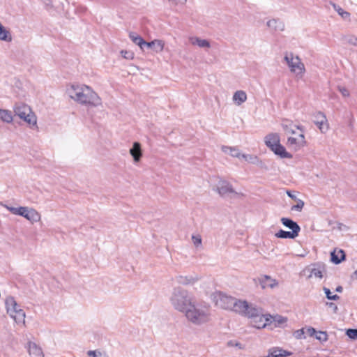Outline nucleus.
<instances>
[{"instance_id":"nucleus-47","label":"nucleus","mask_w":357,"mask_h":357,"mask_svg":"<svg viewBox=\"0 0 357 357\" xmlns=\"http://www.w3.org/2000/svg\"><path fill=\"white\" fill-rule=\"evenodd\" d=\"M175 5H185L188 0H168Z\"/></svg>"},{"instance_id":"nucleus-10","label":"nucleus","mask_w":357,"mask_h":357,"mask_svg":"<svg viewBox=\"0 0 357 357\" xmlns=\"http://www.w3.org/2000/svg\"><path fill=\"white\" fill-rule=\"evenodd\" d=\"M211 299L216 306L225 310H230L234 303L233 297L220 291L214 292L211 295Z\"/></svg>"},{"instance_id":"nucleus-17","label":"nucleus","mask_w":357,"mask_h":357,"mask_svg":"<svg viewBox=\"0 0 357 357\" xmlns=\"http://www.w3.org/2000/svg\"><path fill=\"white\" fill-rule=\"evenodd\" d=\"M129 153L132 156L134 163H139L141 161L143 155L140 143L137 142H134L132 147L129 150Z\"/></svg>"},{"instance_id":"nucleus-29","label":"nucleus","mask_w":357,"mask_h":357,"mask_svg":"<svg viewBox=\"0 0 357 357\" xmlns=\"http://www.w3.org/2000/svg\"><path fill=\"white\" fill-rule=\"evenodd\" d=\"M0 119L7 123H10L13 120L12 112L8 109H0Z\"/></svg>"},{"instance_id":"nucleus-37","label":"nucleus","mask_w":357,"mask_h":357,"mask_svg":"<svg viewBox=\"0 0 357 357\" xmlns=\"http://www.w3.org/2000/svg\"><path fill=\"white\" fill-rule=\"evenodd\" d=\"M323 290L328 300L337 301L339 299V296L337 294H333L329 289L324 287Z\"/></svg>"},{"instance_id":"nucleus-6","label":"nucleus","mask_w":357,"mask_h":357,"mask_svg":"<svg viewBox=\"0 0 357 357\" xmlns=\"http://www.w3.org/2000/svg\"><path fill=\"white\" fill-rule=\"evenodd\" d=\"M5 307L7 314L17 325H25L26 314L14 297L9 296L6 298Z\"/></svg>"},{"instance_id":"nucleus-7","label":"nucleus","mask_w":357,"mask_h":357,"mask_svg":"<svg viewBox=\"0 0 357 357\" xmlns=\"http://www.w3.org/2000/svg\"><path fill=\"white\" fill-rule=\"evenodd\" d=\"M1 205L10 211L12 214L23 217L31 224L40 221L41 215L34 208L28 206L13 207L1 203Z\"/></svg>"},{"instance_id":"nucleus-15","label":"nucleus","mask_w":357,"mask_h":357,"mask_svg":"<svg viewBox=\"0 0 357 357\" xmlns=\"http://www.w3.org/2000/svg\"><path fill=\"white\" fill-rule=\"evenodd\" d=\"M188 41L191 45L198 47L201 49H204V50H208L211 47L209 40L201 38L198 36H189Z\"/></svg>"},{"instance_id":"nucleus-33","label":"nucleus","mask_w":357,"mask_h":357,"mask_svg":"<svg viewBox=\"0 0 357 357\" xmlns=\"http://www.w3.org/2000/svg\"><path fill=\"white\" fill-rule=\"evenodd\" d=\"M191 240L193 245L197 249H200L202 247V238L200 234H193L191 236Z\"/></svg>"},{"instance_id":"nucleus-2","label":"nucleus","mask_w":357,"mask_h":357,"mask_svg":"<svg viewBox=\"0 0 357 357\" xmlns=\"http://www.w3.org/2000/svg\"><path fill=\"white\" fill-rule=\"evenodd\" d=\"M282 130L287 136L286 145L293 151H298L306 145L303 128L293 122L285 120L281 123Z\"/></svg>"},{"instance_id":"nucleus-27","label":"nucleus","mask_w":357,"mask_h":357,"mask_svg":"<svg viewBox=\"0 0 357 357\" xmlns=\"http://www.w3.org/2000/svg\"><path fill=\"white\" fill-rule=\"evenodd\" d=\"M310 274L308 275V278H318L319 280L323 278L324 268L320 266L312 267L309 269Z\"/></svg>"},{"instance_id":"nucleus-21","label":"nucleus","mask_w":357,"mask_h":357,"mask_svg":"<svg viewBox=\"0 0 357 357\" xmlns=\"http://www.w3.org/2000/svg\"><path fill=\"white\" fill-rule=\"evenodd\" d=\"M165 43L162 40L155 39L151 42H146V46L151 48L155 53H160L163 51Z\"/></svg>"},{"instance_id":"nucleus-25","label":"nucleus","mask_w":357,"mask_h":357,"mask_svg":"<svg viewBox=\"0 0 357 357\" xmlns=\"http://www.w3.org/2000/svg\"><path fill=\"white\" fill-rule=\"evenodd\" d=\"M281 222L284 226L290 229L291 231H296V234H298L301 231V227L299 225L294 221L287 218H282L280 220Z\"/></svg>"},{"instance_id":"nucleus-11","label":"nucleus","mask_w":357,"mask_h":357,"mask_svg":"<svg viewBox=\"0 0 357 357\" xmlns=\"http://www.w3.org/2000/svg\"><path fill=\"white\" fill-rule=\"evenodd\" d=\"M255 306L252 304H249L245 301L237 300L234 298V303L231 305V310L239 314H242L245 316L248 317L250 315L251 310L255 309Z\"/></svg>"},{"instance_id":"nucleus-19","label":"nucleus","mask_w":357,"mask_h":357,"mask_svg":"<svg viewBox=\"0 0 357 357\" xmlns=\"http://www.w3.org/2000/svg\"><path fill=\"white\" fill-rule=\"evenodd\" d=\"M26 348L30 356L44 357V354L42 349L36 342L31 341L28 342Z\"/></svg>"},{"instance_id":"nucleus-3","label":"nucleus","mask_w":357,"mask_h":357,"mask_svg":"<svg viewBox=\"0 0 357 357\" xmlns=\"http://www.w3.org/2000/svg\"><path fill=\"white\" fill-rule=\"evenodd\" d=\"M186 320L191 324L200 326L209 323L211 320V308L210 305L195 302L183 314Z\"/></svg>"},{"instance_id":"nucleus-20","label":"nucleus","mask_w":357,"mask_h":357,"mask_svg":"<svg viewBox=\"0 0 357 357\" xmlns=\"http://www.w3.org/2000/svg\"><path fill=\"white\" fill-rule=\"evenodd\" d=\"M280 142V137L279 134L271 132L264 137L265 144L271 150Z\"/></svg>"},{"instance_id":"nucleus-8","label":"nucleus","mask_w":357,"mask_h":357,"mask_svg":"<svg viewBox=\"0 0 357 357\" xmlns=\"http://www.w3.org/2000/svg\"><path fill=\"white\" fill-rule=\"evenodd\" d=\"M16 116L26 122L31 128H37V116L31 107L24 103H17L13 107Z\"/></svg>"},{"instance_id":"nucleus-5","label":"nucleus","mask_w":357,"mask_h":357,"mask_svg":"<svg viewBox=\"0 0 357 357\" xmlns=\"http://www.w3.org/2000/svg\"><path fill=\"white\" fill-rule=\"evenodd\" d=\"M284 61L290 73L294 75L296 79H303L306 73V68L304 63L298 55L294 54L293 52H286L284 56Z\"/></svg>"},{"instance_id":"nucleus-48","label":"nucleus","mask_w":357,"mask_h":357,"mask_svg":"<svg viewBox=\"0 0 357 357\" xmlns=\"http://www.w3.org/2000/svg\"><path fill=\"white\" fill-rule=\"evenodd\" d=\"M287 195H288L289 197H291V199H296V196H295L294 195L291 194V192L287 191Z\"/></svg>"},{"instance_id":"nucleus-24","label":"nucleus","mask_w":357,"mask_h":357,"mask_svg":"<svg viewBox=\"0 0 357 357\" xmlns=\"http://www.w3.org/2000/svg\"><path fill=\"white\" fill-rule=\"evenodd\" d=\"M248 99L247 93L243 90L236 91L232 96V101L237 106L241 105Z\"/></svg>"},{"instance_id":"nucleus-40","label":"nucleus","mask_w":357,"mask_h":357,"mask_svg":"<svg viewBox=\"0 0 357 357\" xmlns=\"http://www.w3.org/2000/svg\"><path fill=\"white\" fill-rule=\"evenodd\" d=\"M304 206V202L301 199H297L296 204L291 206V211H301Z\"/></svg>"},{"instance_id":"nucleus-42","label":"nucleus","mask_w":357,"mask_h":357,"mask_svg":"<svg viewBox=\"0 0 357 357\" xmlns=\"http://www.w3.org/2000/svg\"><path fill=\"white\" fill-rule=\"evenodd\" d=\"M347 44L357 47V37L354 36H349L345 38Z\"/></svg>"},{"instance_id":"nucleus-16","label":"nucleus","mask_w":357,"mask_h":357,"mask_svg":"<svg viewBox=\"0 0 357 357\" xmlns=\"http://www.w3.org/2000/svg\"><path fill=\"white\" fill-rule=\"evenodd\" d=\"M176 282L181 285H192L199 280L197 275H178L175 277Z\"/></svg>"},{"instance_id":"nucleus-35","label":"nucleus","mask_w":357,"mask_h":357,"mask_svg":"<svg viewBox=\"0 0 357 357\" xmlns=\"http://www.w3.org/2000/svg\"><path fill=\"white\" fill-rule=\"evenodd\" d=\"M242 159L251 164H257L259 162V158L255 155L241 153L240 160Z\"/></svg>"},{"instance_id":"nucleus-39","label":"nucleus","mask_w":357,"mask_h":357,"mask_svg":"<svg viewBox=\"0 0 357 357\" xmlns=\"http://www.w3.org/2000/svg\"><path fill=\"white\" fill-rule=\"evenodd\" d=\"M88 357H106L105 354L99 350H90L87 351Z\"/></svg>"},{"instance_id":"nucleus-36","label":"nucleus","mask_w":357,"mask_h":357,"mask_svg":"<svg viewBox=\"0 0 357 357\" xmlns=\"http://www.w3.org/2000/svg\"><path fill=\"white\" fill-rule=\"evenodd\" d=\"M271 354L273 357H284L290 355L288 351L279 348L273 349Z\"/></svg>"},{"instance_id":"nucleus-49","label":"nucleus","mask_w":357,"mask_h":357,"mask_svg":"<svg viewBox=\"0 0 357 357\" xmlns=\"http://www.w3.org/2000/svg\"><path fill=\"white\" fill-rule=\"evenodd\" d=\"M342 287H340H340H337L336 288V291H337V292H342Z\"/></svg>"},{"instance_id":"nucleus-23","label":"nucleus","mask_w":357,"mask_h":357,"mask_svg":"<svg viewBox=\"0 0 357 357\" xmlns=\"http://www.w3.org/2000/svg\"><path fill=\"white\" fill-rule=\"evenodd\" d=\"M271 151L277 155L280 156L281 158H292V154L288 152L286 148L282 146L280 142L275 146L273 149Z\"/></svg>"},{"instance_id":"nucleus-18","label":"nucleus","mask_w":357,"mask_h":357,"mask_svg":"<svg viewBox=\"0 0 357 357\" xmlns=\"http://www.w3.org/2000/svg\"><path fill=\"white\" fill-rule=\"evenodd\" d=\"M268 319L270 322L269 328L271 329H273L275 328L278 327H284L286 326L288 321L286 317H282L278 314H276L275 316H271L269 314Z\"/></svg>"},{"instance_id":"nucleus-9","label":"nucleus","mask_w":357,"mask_h":357,"mask_svg":"<svg viewBox=\"0 0 357 357\" xmlns=\"http://www.w3.org/2000/svg\"><path fill=\"white\" fill-rule=\"evenodd\" d=\"M250 311L248 317L251 319V324L256 328L261 329L266 327H269V314H264L261 312V310L259 308L255 307V309Z\"/></svg>"},{"instance_id":"nucleus-1","label":"nucleus","mask_w":357,"mask_h":357,"mask_svg":"<svg viewBox=\"0 0 357 357\" xmlns=\"http://www.w3.org/2000/svg\"><path fill=\"white\" fill-rule=\"evenodd\" d=\"M66 93L75 102L88 107H98L102 105V98L89 86L84 84H70Z\"/></svg>"},{"instance_id":"nucleus-41","label":"nucleus","mask_w":357,"mask_h":357,"mask_svg":"<svg viewBox=\"0 0 357 357\" xmlns=\"http://www.w3.org/2000/svg\"><path fill=\"white\" fill-rule=\"evenodd\" d=\"M293 335L297 340L305 339V335L304 328H302L301 329H298V330L294 331Z\"/></svg>"},{"instance_id":"nucleus-4","label":"nucleus","mask_w":357,"mask_h":357,"mask_svg":"<svg viewBox=\"0 0 357 357\" xmlns=\"http://www.w3.org/2000/svg\"><path fill=\"white\" fill-rule=\"evenodd\" d=\"M195 301L191 292L180 287L174 288L169 297L172 307L183 314Z\"/></svg>"},{"instance_id":"nucleus-38","label":"nucleus","mask_w":357,"mask_h":357,"mask_svg":"<svg viewBox=\"0 0 357 357\" xmlns=\"http://www.w3.org/2000/svg\"><path fill=\"white\" fill-rule=\"evenodd\" d=\"M327 337V333L324 331H316V333L314 335V337L321 342L326 341Z\"/></svg>"},{"instance_id":"nucleus-44","label":"nucleus","mask_w":357,"mask_h":357,"mask_svg":"<svg viewBox=\"0 0 357 357\" xmlns=\"http://www.w3.org/2000/svg\"><path fill=\"white\" fill-rule=\"evenodd\" d=\"M304 331H305V337L307 336L314 337V335H315L316 331H317L314 328L310 327V326L304 327Z\"/></svg>"},{"instance_id":"nucleus-34","label":"nucleus","mask_w":357,"mask_h":357,"mask_svg":"<svg viewBox=\"0 0 357 357\" xmlns=\"http://www.w3.org/2000/svg\"><path fill=\"white\" fill-rule=\"evenodd\" d=\"M334 10L338 13L339 15L344 20H349L350 17V13L343 8H342L340 6L334 4L333 6Z\"/></svg>"},{"instance_id":"nucleus-13","label":"nucleus","mask_w":357,"mask_h":357,"mask_svg":"<svg viewBox=\"0 0 357 357\" xmlns=\"http://www.w3.org/2000/svg\"><path fill=\"white\" fill-rule=\"evenodd\" d=\"M255 284L259 285L262 289L271 288L273 289L278 285V282L268 275H261L254 279Z\"/></svg>"},{"instance_id":"nucleus-30","label":"nucleus","mask_w":357,"mask_h":357,"mask_svg":"<svg viewBox=\"0 0 357 357\" xmlns=\"http://www.w3.org/2000/svg\"><path fill=\"white\" fill-rule=\"evenodd\" d=\"M344 259V253L342 250L331 252V261L335 264H340Z\"/></svg>"},{"instance_id":"nucleus-32","label":"nucleus","mask_w":357,"mask_h":357,"mask_svg":"<svg viewBox=\"0 0 357 357\" xmlns=\"http://www.w3.org/2000/svg\"><path fill=\"white\" fill-rule=\"evenodd\" d=\"M0 40L10 42L12 36L8 30H7L2 24L0 26Z\"/></svg>"},{"instance_id":"nucleus-28","label":"nucleus","mask_w":357,"mask_h":357,"mask_svg":"<svg viewBox=\"0 0 357 357\" xmlns=\"http://www.w3.org/2000/svg\"><path fill=\"white\" fill-rule=\"evenodd\" d=\"M129 38L135 44L138 45L142 50H143L144 46H146V42L136 33L130 32L129 33Z\"/></svg>"},{"instance_id":"nucleus-22","label":"nucleus","mask_w":357,"mask_h":357,"mask_svg":"<svg viewBox=\"0 0 357 357\" xmlns=\"http://www.w3.org/2000/svg\"><path fill=\"white\" fill-rule=\"evenodd\" d=\"M266 26L274 31H282L284 29V23L281 20L275 18L268 20L266 22Z\"/></svg>"},{"instance_id":"nucleus-43","label":"nucleus","mask_w":357,"mask_h":357,"mask_svg":"<svg viewBox=\"0 0 357 357\" xmlns=\"http://www.w3.org/2000/svg\"><path fill=\"white\" fill-rule=\"evenodd\" d=\"M121 56L126 59L132 60L134 59V53L131 51L122 50L121 52Z\"/></svg>"},{"instance_id":"nucleus-45","label":"nucleus","mask_w":357,"mask_h":357,"mask_svg":"<svg viewBox=\"0 0 357 357\" xmlns=\"http://www.w3.org/2000/svg\"><path fill=\"white\" fill-rule=\"evenodd\" d=\"M337 89L343 97H344V98L349 97L350 92H349V89H347L346 87L339 86Z\"/></svg>"},{"instance_id":"nucleus-31","label":"nucleus","mask_w":357,"mask_h":357,"mask_svg":"<svg viewBox=\"0 0 357 357\" xmlns=\"http://www.w3.org/2000/svg\"><path fill=\"white\" fill-rule=\"evenodd\" d=\"M275 236L277 238H291L294 239L296 238L298 234H296V231H287L284 230H280L278 232H277Z\"/></svg>"},{"instance_id":"nucleus-12","label":"nucleus","mask_w":357,"mask_h":357,"mask_svg":"<svg viewBox=\"0 0 357 357\" xmlns=\"http://www.w3.org/2000/svg\"><path fill=\"white\" fill-rule=\"evenodd\" d=\"M216 190L222 197H231L236 194L231 185L228 181L222 179L216 184Z\"/></svg>"},{"instance_id":"nucleus-26","label":"nucleus","mask_w":357,"mask_h":357,"mask_svg":"<svg viewBox=\"0 0 357 357\" xmlns=\"http://www.w3.org/2000/svg\"><path fill=\"white\" fill-rule=\"evenodd\" d=\"M221 149L225 154L241 159V153L238 149L232 146H222Z\"/></svg>"},{"instance_id":"nucleus-46","label":"nucleus","mask_w":357,"mask_h":357,"mask_svg":"<svg viewBox=\"0 0 357 357\" xmlns=\"http://www.w3.org/2000/svg\"><path fill=\"white\" fill-rule=\"evenodd\" d=\"M346 334L351 339H357V328L348 329L346 332Z\"/></svg>"},{"instance_id":"nucleus-50","label":"nucleus","mask_w":357,"mask_h":357,"mask_svg":"<svg viewBox=\"0 0 357 357\" xmlns=\"http://www.w3.org/2000/svg\"><path fill=\"white\" fill-rule=\"evenodd\" d=\"M1 25V24L0 23V26Z\"/></svg>"},{"instance_id":"nucleus-14","label":"nucleus","mask_w":357,"mask_h":357,"mask_svg":"<svg viewBox=\"0 0 357 357\" xmlns=\"http://www.w3.org/2000/svg\"><path fill=\"white\" fill-rule=\"evenodd\" d=\"M314 122L321 133H326L329 130V124L324 113L321 112L316 113Z\"/></svg>"}]
</instances>
